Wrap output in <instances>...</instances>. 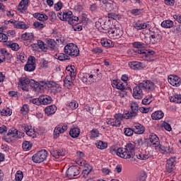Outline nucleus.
Listing matches in <instances>:
<instances>
[{
  "label": "nucleus",
  "mask_w": 181,
  "mask_h": 181,
  "mask_svg": "<svg viewBox=\"0 0 181 181\" xmlns=\"http://www.w3.org/2000/svg\"><path fill=\"white\" fill-rule=\"evenodd\" d=\"M96 76L94 73L91 72L90 74L85 73L82 77V81L85 84H91V83H94V80H95Z\"/></svg>",
  "instance_id": "nucleus-18"
},
{
  "label": "nucleus",
  "mask_w": 181,
  "mask_h": 181,
  "mask_svg": "<svg viewBox=\"0 0 181 181\" xmlns=\"http://www.w3.org/2000/svg\"><path fill=\"white\" fill-rule=\"evenodd\" d=\"M64 53L71 57H77L80 54V49H78V47L76 44L68 43L64 47Z\"/></svg>",
  "instance_id": "nucleus-4"
},
{
  "label": "nucleus",
  "mask_w": 181,
  "mask_h": 181,
  "mask_svg": "<svg viewBox=\"0 0 181 181\" xmlns=\"http://www.w3.org/2000/svg\"><path fill=\"white\" fill-rule=\"evenodd\" d=\"M100 136V133L98 132V130L97 129H93L90 132V138L91 139H94L95 138H98Z\"/></svg>",
  "instance_id": "nucleus-55"
},
{
  "label": "nucleus",
  "mask_w": 181,
  "mask_h": 181,
  "mask_svg": "<svg viewBox=\"0 0 181 181\" xmlns=\"http://www.w3.org/2000/svg\"><path fill=\"white\" fill-rule=\"evenodd\" d=\"M124 32L119 28H113L108 30V37L110 39H119L123 35Z\"/></svg>",
  "instance_id": "nucleus-10"
},
{
  "label": "nucleus",
  "mask_w": 181,
  "mask_h": 181,
  "mask_svg": "<svg viewBox=\"0 0 181 181\" xmlns=\"http://www.w3.org/2000/svg\"><path fill=\"white\" fill-rule=\"evenodd\" d=\"M66 69L68 75L76 76V72L74 71V66H67Z\"/></svg>",
  "instance_id": "nucleus-53"
},
{
  "label": "nucleus",
  "mask_w": 181,
  "mask_h": 181,
  "mask_svg": "<svg viewBox=\"0 0 181 181\" xmlns=\"http://www.w3.org/2000/svg\"><path fill=\"white\" fill-rule=\"evenodd\" d=\"M95 145L98 149H105L108 146V144H107V143L101 141H97Z\"/></svg>",
  "instance_id": "nucleus-49"
},
{
  "label": "nucleus",
  "mask_w": 181,
  "mask_h": 181,
  "mask_svg": "<svg viewBox=\"0 0 181 181\" xmlns=\"http://www.w3.org/2000/svg\"><path fill=\"white\" fill-rule=\"evenodd\" d=\"M35 35L32 33H25L21 35V39L23 40H33Z\"/></svg>",
  "instance_id": "nucleus-41"
},
{
  "label": "nucleus",
  "mask_w": 181,
  "mask_h": 181,
  "mask_svg": "<svg viewBox=\"0 0 181 181\" xmlns=\"http://www.w3.org/2000/svg\"><path fill=\"white\" fill-rule=\"evenodd\" d=\"M138 115V112L134 110H131L130 112H124L122 115V118L125 119H134V118Z\"/></svg>",
  "instance_id": "nucleus-27"
},
{
  "label": "nucleus",
  "mask_w": 181,
  "mask_h": 181,
  "mask_svg": "<svg viewBox=\"0 0 181 181\" xmlns=\"http://www.w3.org/2000/svg\"><path fill=\"white\" fill-rule=\"evenodd\" d=\"M174 25L173 21L171 20H165L161 23L162 28L170 29Z\"/></svg>",
  "instance_id": "nucleus-39"
},
{
  "label": "nucleus",
  "mask_w": 181,
  "mask_h": 181,
  "mask_svg": "<svg viewBox=\"0 0 181 181\" xmlns=\"http://www.w3.org/2000/svg\"><path fill=\"white\" fill-rule=\"evenodd\" d=\"M18 134H21V135H23V133L18 131L15 128H12L8 130V133L6 136H4V139L6 142H9L12 139V138H21L19 137Z\"/></svg>",
  "instance_id": "nucleus-12"
},
{
  "label": "nucleus",
  "mask_w": 181,
  "mask_h": 181,
  "mask_svg": "<svg viewBox=\"0 0 181 181\" xmlns=\"http://www.w3.org/2000/svg\"><path fill=\"white\" fill-rule=\"evenodd\" d=\"M50 153L52 156H53L54 160L59 162V160H62V156H64L66 155V150L65 149H59V150L52 149L50 151Z\"/></svg>",
  "instance_id": "nucleus-13"
},
{
  "label": "nucleus",
  "mask_w": 181,
  "mask_h": 181,
  "mask_svg": "<svg viewBox=\"0 0 181 181\" xmlns=\"http://www.w3.org/2000/svg\"><path fill=\"white\" fill-rule=\"evenodd\" d=\"M152 103V97L151 96H146L142 100V104L144 105H149Z\"/></svg>",
  "instance_id": "nucleus-58"
},
{
  "label": "nucleus",
  "mask_w": 181,
  "mask_h": 181,
  "mask_svg": "<svg viewBox=\"0 0 181 181\" xmlns=\"http://www.w3.org/2000/svg\"><path fill=\"white\" fill-rule=\"evenodd\" d=\"M23 128L28 136H30V138H36V132L35 129L32 128V126L24 125Z\"/></svg>",
  "instance_id": "nucleus-25"
},
{
  "label": "nucleus",
  "mask_w": 181,
  "mask_h": 181,
  "mask_svg": "<svg viewBox=\"0 0 181 181\" xmlns=\"http://www.w3.org/2000/svg\"><path fill=\"white\" fill-rule=\"evenodd\" d=\"M69 135L71 138H78L80 136V129L77 127H74L71 129L69 132Z\"/></svg>",
  "instance_id": "nucleus-38"
},
{
  "label": "nucleus",
  "mask_w": 181,
  "mask_h": 181,
  "mask_svg": "<svg viewBox=\"0 0 181 181\" xmlns=\"http://www.w3.org/2000/svg\"><path fill=\"white\" fill-rule=\"evenodd\" d=\"M134 28H136V30H142L144 29H151L152 27V23L147 21V22H144L141 21H135L133 23Z\"/></svg>",
  "instance_id": "nucleus-9"
},
{
  "label": "nucleus",
  "mask_w": 181,
  "mask_h": 181,
  "mask_svg": "<svg viewBox=\"0 0 181 181\" xmlns=\"http://www.w3.org/2000/svg\"><path fill=\"white\" fill-rule=\"evenodd\" d=\"M13 23H14V28H16V29H23V30L29 29V24L25 22L15 21Z\"/></svg>",
  "instance_id": "nucleus-29"
},
{
  "label": "nucleus",
  "mask_w": 181,
  "mask_h": 181,
  "mask_svg": "<svg viewBox=\"0 0 181 181\" xmlns=\"http://www.w3.org/2000/svg\"><path fill=\"white\" fill-rule=\"evenodd\" d=\"M0 42L5 43V42H8V36L6 34L0 33Z\"/></svg>",
  "instance_id": "nucleus-64"
},
{
  "label": "nucleus",
  "mask_w": 181,
  "mask_h": 181,
  "mask_svg": "<svg viewBox=\"0 0 181 181\" xmlns=\"http://www.w3.org/2000/svg\"><path fill=\"white\" fill-rule=\"evenodd\" d=\"M29 6V0H21L17 6V11L25 12Z\"/></svg>",
  "instance_id": "nucleus-26"
},
{
  "label": "nucleus",
  "mask_w": 181,
  "mask_h": 181,
  "mask_svg": "<svg viewBox=\"0 0 181 181\" xmlns=\"http://www.w3.org/2000/svg\"><path fill=\"white\" fill-rule=\"evenodd\" d=\"M36 69V58L35 57H29L27 64L24 66L25 71H35Z\"/></svg>",
  "instance_id": "nucleus-11"
},
{
  "label": "nucleus",
  "mask_w": 181,
  "mask_h": 181,
  "mask_svg": "<svg viewBox=\"0 0 181 181\" xmlns=\"http://www.w3.org/2000/svg\"><path fill=\"white\" fill-rule=\"evenodd\" d=\"M32 146H33V144L30 141H25L23 142L22 148L25 152L30 151V149H32Z\"/></svg>",
  "instance_id": "nucleus-42"
},
{
  "label": "nucleus",
  "mask_w": 181,
  "mask_h": 181,
  "mask_svg": "<svg viewBox=\"0 0 181 181\" xmlns=\"http://www.w3.org/2000/svg\"><path fill=\"white\" fill-rule=\"evenodd\" d=\"M39 47L42 52H47V47H46V45H45V42L40 40H38L37 41V44H33L32 47Z\"/></svg>",
  "instance_id": "nucleus-33"
},
{
  "label": "nucleus",
  "mask_w": 181,
  "mask_h": 181,
  "mask_svg": "<svg viewBox=\"0 0 181 181\" xmlns=\"http://www.w3.org/2000/svg\"><path fill=\"white\" fill-rule=\"evenodd\" d=\"M112 86L114 88L117 90H125V85L119 80H113L112 81Z\"/></svg>",
  "instance_id": "nucleus-28"
},
{
  "label": "nucleus",
  "mask_w": 181,
  "mask_h": 181,
  "mask_svg": "<svg viewBox=\"0 0 181 181\" xmlns=\"http://www.w3.org/2000/svg\"><path fill=\"white\" fill-rule=\"evenodd\" d=\"M49 66V62L45 59H42L40 62V67L42 69H47Z\"/></svg>",
  "instance_id": "nucleus-61"
},
{
  "label": "nucleus",
  "mask_w": 181,
  "mask_h": 181,
  "mask_svg": "<svg viewBox=\"0 0 181 181\" xmlns=\"http://www.w3.org/2000/svg\"><path fill=\"white\" fill-rule=\"evenodd\" d=\"M60 40V41H59ZM63 43V41L62 40L56 39V41L53 39H50L47 40L48 43V47H50L52 50H54L56 49V45L57 43Z\"/></svg>",
  "instance_id": "nucleus-32"
},
{
  "label": "nucleus",
  "mask_w": 181,
  "mask_h": 181,
  "mask_svg": "<svg viewBox=\"0 0 181 181\" xmlns=\"http://www.w3.org/2000/svg\"><path fill=\"white\" fill-rule=\"evenodd\" d=\"M62 8H63V3H62L61 1L57 2L54 6V9L57 11H60Z\"/></svg>",
  "instance_id": "nucleus-62"
},
{
  "label": "nucleus",
  "mask_w": 181,
  "mask_h": 181,
  "mask_svg": "<svg viewBox=\"0 0 181 181\" xmlns=\"http://www.w3.org/2000/svg\"><path fill=\"white\" fill-rule=\"evenodd\" d=\"M21 114L23 115H26L29 112V105H23V107L21 109Z\"/></svg>",
  "instance_id": "nucleus-60"
},
{
  "label": "nucleus",
  "mask_w": 181,
  "mask_h": 181,
  "mask_svg": "<svg viewBox=\"0 0 181 181\" xmlns=\"http://www.w3.org/2000/svg\"><path fill=\"white\" fill-rule=\"evenodd\" d=\"M100 43L104 47H112L114 46L112 41L111 40H107V38L102 39Z\"/></svg>",
  "instance_id": "nucleus-40"
},
{
  "label": "nucleus",
  "mask_w": 181,
  "mask_h": 181,
  "mask_svg": "<svg viewBox=\"0 0 181 181\" xmlns=\"http://www.w3.org/2000/svg\"><path fill=\"white\" fill-rule=\"evenodd\" d=\"M137 159H140V160H146V159L149 158V156L146 154V153H142V152H139L136 155Z\"/></svg>",
  "instance_id": "nucleus-44"
},
{
  "label": "nucleus",
  "mask_w": 181,
  "mask_h": 181,
  "mask_svg": "<svg viewBox=\"0 0 181 181\" xmlns=\"http://www.w3.org/2000/svg\"><path fill=\"white\" fill-rule=\"evenodd\" d=\"M91 170H93V167L90 164H86L82 172L83 177H87Z\"/></svg>",
  "instance_id": "nucleus-37"
},
{
  "label": "nucleus",
  "mask_w": 181,
  "mask_h": 181,
  "mask_svg": "<svg viewBox=\"0 0 181 181\" xmlns=\"http://www.w3.org/2000/svg\"><path fill=\"white\" fill-rule=\"evenodd\" d=\"M40 100L42 105H47L50 104L52 101V97L46 95H42L40 96Z\"/></svg>",
  "instance_id": "nucleus-30"
},
{
  "label": "nucleus",
  "mask_w": 181,
  "mask_h": 181,
  "mask_svg": "<svg viewBox=\"0 0 181 181\" xmlns=\"http://www.w3.org/2000/svg\"><path fill=\"white\" fill-rule=\"evenodd\" d=\"M115 118H109L106 119L107 125H111V127H121V121L124 119L122 117V114L117 113L115 115Z\"/></svg>",
  "instance_id": "nucleus-7"
},
{
  "label": "nucleus",
  "mask_w": 181,
  "mask_h": 181,
  "mask_svg": "<svg viewBox=\"0 0 181 181\" xmlns=\"http://www.w3.org/2000/svg\"><path fill=\"white\" fill-rule=\"evenodd\" d=\"M58 60H60L61 62H63L64 60H70V57L66 53H60L57 56Z\"/></svg>",
  "instance_id": "nucleus-52"
},
{
  "label": "nucleus",
  "mask_w": 181,
  "mask_h": 181,
  "mask_svg": "<svg viewBox=\"0 0 181 181\" xmlns=\"http://www.w3.org/2000/svg\"><path fill=\"white\" fill-rule=\"evenodd\" d=\"M110 152L112 153V155H117V156H119L118 154V148H116L114 146L110 147Z\"/></svg>",
  "instance_id": "nucleus-63"
},
{
  "label": "nucleus",
  "mask_w": 181,
  "mask_h": 181,
  "mask_svg": "<svg viewBox=\"0 0 181 181\" xmlns=\"http://www.w3.org/2000/svg\"><path fill=\"white\" fill-rule=\"evenodd\" d=\"M168 81L173 87H179L181 85V78L176 75L168 76Z\"/></svg>",
  "instance_id": "nucleus-17"
},
{
  "label": "nucleus",
  "mask_w": 181,
  "mask_h": 181,
  "mask_svg": "<svg viewBox=\"0 0 181 181\" xmlns=\"http://www.w3.org/2000/svg\"><path fill=\"white\" fill-rule=\"evenodd\" d=\"M34 18L37 19L38 21H41L42 22H45L49 19V17L46 14H42L40 13H35L33 14Z\"/></svg>",
  "instance_id": "nucleus-36"
},
{
  "label": "nucleus",
  "mask_w": 181,
  "mask_h": 181,
  "mask_svg": "<svg viewBox=\"0 0 181 181\" xmlns=\"http://www.w3.org/2000/svg\"><path fill=\"white\" fill-rule=\"evenodd\" d=\"M132 95L135 100H142V98H144V92L142 91L141 83H139L138 86L133 88Z\"/></svg>",
  "instance_id": "nucleus-15"
},
{
  "label": "nucleus",
  "mask_w": 181,
  "mask_h": 181,
  "mask_svg": "<svg viewBox=\"0 0 181 181\" xmlns=\"http://www.w3.org/2000/svg\"><path fill=\"white\" fill-rule=\"evenodd\" d=\"M165 114H163V112L162 111H156L151 115L152 119H154L155 121H158V119H162L163 118V116Z\"/></svg>",
  "instance_id": "nucleus-34"
},
{
  "label": "nucleus",
  "mask_w": 181,
  "mask_h": 181,
  "mask_svg": "<svg viewBox=\"0 0 181 181\" xmlns=\"http://www.w3.org/2000/svg\"><path fill=\"white\" fill-rule=\"evenodd\" d=\"M67 128L68 126L66 123H60L59 124L57 125L53 132L54 139H57V138L60 136V134H64V132L67 131Z\"/></svg>",
  "instance_id": "nucleus-8"
},
{
  "label": "nucleus",
  "mask_w": 181,
  "mask_h": 181,
  "mask_svg": "<svg viewBox=\"0 0 181 181\" xmlns=\"http://www.w3.org/2000/svg\"><path fill=\"white\" fill-rule=\"evenodd\" d=\"M175 162H176V158L175 157H171L167 160L165 169L168 173H172V172H173V168H175Z\"/></svg>",
  "instance_id": "nucleus-21"
},
{
  "label": "nucleus",
  "mask_w": 181,
  "mask_h": 181,
  "mask_svg": "<svg viewBox=\"0 0 181 181\" xmlns=\"http://www.w3.org/2000/svg\"><path fill=\"white\" fill-rule=\"evenodd\" d=\"M95 26L97 29H103V30H111V29L115 28L112 23V21H111L110 18L106 20L99 18L98 21L95 23Z\"/></svg>",
  "instance_id": "nucleus-3"
},
{
  "label": "nucleus",
  "mask_w": 181,
  "mask_h": 181,
  "mask_svg": "<svg viewBox=\"0 0 181 181\" xmlns=\"http://www.w3.org/2000/svg\"><path fill=\"white\" fill-rule=\"evenodd\" d=\"M68 23H69V25H71L72 26H76V25H78V17L72 16V18L69 19Z\"/></svg>",
  "instance_id": "nucleus-47"
},
{
  "label": "nucleus",
  "mask_w": 181,
  "mask_h": 181,
  "mask_svg": "<svg viewBox=\"0 0 181 181\" xmlns=\"http://www.w3.org/2000/svg\"><path fill=\"white\" fill-rule=\"evenodd\" d=\"M46 158H47V151L41 150L32 156V160L35 163H42L46 160Z\"/></svg>",
  "instance_id": "nucleus-6"
},
{
  "label": "nucleus",
  "mask_w": 181,
  "mask_h": 181,
  "mask_svg": "<svg viewBox=\"0 0 181 181\" xmlns=\"http://www.w3.org/2000/svg\"><path fill=\"white\" fill-rule=\"evenodd\" d=\"M149 141L154 148H158L160 145L159 137L155 133L150 134Z\"/></svg>",
  "instance_id": "nucleus-20"
},
{
  "label": "nucleus",
  "mask_w": 181,
  "mask_h": 181,
  "mask_svg": "<svg viewBox=\"0 0 181 181\" xmlns=\"http://www.w3.org/2000/svg\"><path fill=\"white\" fill-rule=\"evenodd\" d=\"M29 84H30V87L35 88L37 91L43 88V86L39 83V82L35 81L33 79L30 80L27 77H21L19 78L18 87L23 91H29Z\"/></svg>",
  "instance_id": "nucleus-2"
},
{
  "label": "nucleus",
  "mask_w": 181,
  "mask_h": 181,
  "mask_svg": "<svg viewBox=\"0 0 181 181\" xmlns=\"http://www.w3.org/2000/svg\"><path fill=\"white\" fill-rule=\"evenodd\" d=\"M170 103H176L177 104H180L181 103V95H174L170 97Z\"/></svg>",
  "instance_id": "nucleus-43"
},
{
  "label": "nucleus",
  "mask_w": 181,
  "mask_h": 181,
  "mask_svg": "<svg viewBox=\"0 0 181 181\" xmlns=\"http://www.w3.org/2000/svg\"><path fill=\"white\" fill-rule=\"evenodd\" d=\"M146 177H148V175H146V173L145 171H141L138 176V180L145 181L146 180Z\"/></svg>",
  "instance_id": "nucleus-54"
},
{
  "label": "nucleus",
  "mask_w": 181,
  "mask_h": 181,
  "mask_svg": "<svg viewBox=\"0 0 181 181\" xmlns=\"http://www.w3.org/2000/svg\"><path fill=\"white\" fill-rule=\"evenodd\" d=\"M6 45H7L8 47L11 49V50H13L14 52H18V50H19V49H20L19 45L18 43L8 42V43L6 44Z\"/></svg>",
  "instance_id": "nucleus-46"
},
{
  "label": "nucleus",
  "mask_w": 181,
  "mask_h": 181,
  "mask_svg": "<svg viewBox=\"0 0 181 181\" xmlns=\"http://www.w3.org/2000/svg\"><path fill=\"white\" fill-rule=\"evenodd\" d=\"M73 16V12L71 11H65L62 13H59L58 14V18L61 21H65L66 22H69Z\"/></svg>",
  "instance_id": "nucleus-22"
},
{
  "label": "nucleus",
  "mask_w": 181,
  "mask_h": 181,
  "mask_svg": "<svg viewBox=\"0 0 181 181\" xmlns=\"http://www.w3.org/2000/svg\"><path fill=\"white\" fill-rule=\"evenodd\" d=\"M133 46L136 49H145V44L141 42H134L133 43Z\"/></svg>",
  "instance_id": "nucleus-59"
},
{
  "label": "nucleus",
  "mask_w": 181,
  "mask_h": 181,
  "mask_svg": "<svg viewBox=\"0 0 181 181\" xmlns=\"http://www.w3.org/2000/svg\"><path fill=\"white\" fill-rule=\"evenodd\" d=\"M23 179V172H22L21 170H18L16 173L15 180L22 181Z\"/></svg>",
  "instance_id": "nucleus-56"
},
{
  "label": "nucleus",
  "mask_w": 181,
  "mask_h": 181,
  "mask_svg": "<svg viewBox=\"0 0 181 181\" xmlns=\"http://www.w3.org/2000/svg\"><path fill=\"white\" fill-rule=\"evenodd\" d=\"M1 115L4 117H10V115H12V110L10 108L3 109L1 111Z\"/></svg>",
  "instance_id": "nucleus-50"
},
{
  "label": "nucleus",
  "mask_w": 181,
  "mask_h": 181,
  "mask_svg": "<svg viewBox=\"0 0 181 181\" xmlns=\"http://www.w3.org/2000/svg\"><path fill=\"white\" fill-rule=\"evenodd\" d=\"M129 105L132 111H135L136 112H139V105H138V103L135 101H132L130 102Z\"/></svg>",
  "instance_id": "nucleus-45"
},
{
  "label": "nucleus",
  "mask_w": 181,
  "mask_h": 181,
  "mask_svg": "<svg viewBox=\"0 0 181 181\" xmlns=\"http://www.w3.org/2000/svg\"><path fill=\"white\" fill-rule=\"evenodd\" d=\"M56 111H57V107H56L54 105L47 106L45 109V112L47 115H53V114L56 113Z\"/></svg>",
  "instance_id": "nucleus-31"
},
{
  "label": "nucleus",
  "mask_w": 181,
  "mask_h": 181,
  "mask_svg": "<svg viewBox=\"0 0 181 181\" xmlns=\"http://www.w3.org/2000/svg\"><path fill=\"white\" fill-rule=\"evenodd\" d=\"M119 158L126 159V160H131L135 156V144L132 143L127 144L124 147L118 148Z\"/></svg>",
  "instance_id": "nucleus-1"
},
{
  "label": "nucleus",
  "mask_w": 181,
  "mask_h": 181,
  "mask_svg": "<svg viewBox=\"0 0 181 181\" xmlns=\"http://www.w3.org/2000/svg\"><path fill=\"white\" fill-rule=\"evenodd\" d=\"M129 66L132 70H142L145 67V64L140 62L133 61L129 62Z\"/></svg>",
  "instance_id": "nucleus-23"
},
{
  "label": "nucleus",
  "mask_w": 181,
  "mask_h": 181,
  "mask_svg": "<svg viewBox=\"0 0 181 181\" xmlns=\"http://www.w3.org/2000/svg\"><path fill=\"white\" fill-rule=\"evenodd\" d=\"M135 53H138V54H142L143 57H145V60H146V59H149L151 56H153L155 54V52L149 51L148 49H136Z\"/></svg>",
  "instance_id": "nucleus-24"
},
{
  "label": "nucleus",
  "mask_w": 181,
  "mask_h": 181,
  "mask_svg": "<svg viewBox=\"0 0 181 181\" xmlns=\"http://www.w3.org/2000/svg\"><path fill=\"white\" fill-rule=\"evenodd\" d=\"M78 107V103L76 100L68 103L67 107L69 110H76Z\"/></svg>",
  "instance_id": "nucleus-48"
},
{
  "label": "nucleus",
  "mask_w": 181,
  "mask_h": 181,
  "mask_svg": "<svg viewBox=\"0 0 181 181\" xmlns=\"http://www.w3.org/2000/svg\"><path fill=\"white\" fill-rule=\"evenodd\" d=\"M17 58L18 60H21L22 63H25L28 59V57L25 56L24 52H18L17 54Z\"/></svg>",
  "instance_id": "nucleus-51"
},
{
  "label": "nucleus",
  "mask_w": 181,
  "mask_h": 181,
  "mask_svg": "<svg viewBox=\"0 0 181 181\" xmlns=\"http://www.w3.org/2000/svg\"><path fill=\"white\" fill-rule=\"evenodd\" d=\"M140 87L144 88L148 93L151 91H153L155 90V83L151 81L145 80L143 81L141 83H139Z\"/></svg>",
  "instance_id": "nucleus-14"
},
{
  "label": "nucleus",
  "mask_w": 181,
  "mask_h": 181,
  "mask_svg": "<svg viewBox=\"0 0 181 181\" xmlns=\"http://www.w3.org/2000/svg\"><path fill=\"white\" fill-rule=\"evenodd\" d=\"M159 149L161 152V153H163L164 155H166V153H173V148L162 145H159Z\"/></svg>",
  "instance_id": "nucleus-35"
},
{
  "label": "nucleus",
  "mask_w": 181,
  "mask_h": 181,
  "mask_svg": "<svg viewBox=\"0 0 181 181\" xmlns=\"http://www.w3.org/2000/svg\"><path fill=\"white\" fill-rule=\"evenodd\" d=\"M134 129L125 128L124 134L126 136H132L134 135Z\"/></svg>",
  "instance_id": "nucleus-57"
},
{
  "label": "nucleus",
  "mask_w": 181,
  "mask_h": 181,
  "mask_svg": "<svg viewBox=\"0 0 181 181\" xmlns=\"http://www.w3.org/2000/svg\"><path fill=\"white\" fill-rule=\"evenodd\" d=\"M132 128L134 134L136 135H142L145 132V127L138 122H134L132 124Z\"/></svg>",
  "instance_id": "nucleus-19"
},
{
  "label": "nucleus",
  "mask_w": 181,
  "mask_h": 181,
  "mask_svg": "<svg viewBox=\"0 0 181 181\" xmlns=\"http://www.w3.org/2000/svg\"><path fill=\"white\" fill-rule=\"evenodd\" d=\"M78 169V167L76 165H72L69 167L66 170L67 177H69V179H73L74 176L80 175V170Z\"/></svg>",
  "instance_id": "nucleus-16"
},
{
  "label": "nucleus",
  "mask_w": 181,
  "mask_h": 181,
  "mask_svg": "<svg viewBox=\"0 0 181 181\" xmlns=\"http://www.w3.org/2000/svg\"><path fill=\"white\" fill-rule=\"evenodd\" d=\"M148 30L150 32L149 39L151 45H156L159 43L160 40H162L163 39L162 34L160 33V30H159L158 28H152L151 27Z\"/></svg>",
  "instance_id": "nucleus-5"
}]
</instances>
